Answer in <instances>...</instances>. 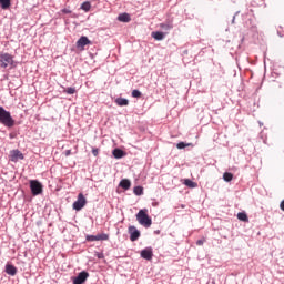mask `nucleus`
Wrapping results in <instances>:
<instances>
[{"mask_svg": "<svg viewBox=\"0 0 284 284\" xmlns=\"http://www.w3.org/2000/svg\"><path fill=\"white\" fill-rule=\"evenodd\" d=\"M87 241L94 242V241H108L110 239V235L105 233H101L98 235H87Z\"/></svg>", "mask_w": 284, "mask_h": 284, "instance_id": "obj_7", "label": "nucleus"}, {"mask_svg": "<svg viewBox=\"0 0 284 284\" xmlns=\"http://www.w3.org/2000/svg\"><path fill=\"white\" fill-rule=\"evenodd\" d=\"M65 92H67V94H74V92H77V89L69 87V88H67Z\"/></svg>", "mask_w": 284, "mask_h": 284, "instance_id": "obj_27", "label": "nucleus"}, {"mask_svg": "<svg viewBox=\"0 0 284 284\" xmlns=\"http://www.w3.org/2000/svg\"><path fill=\"white\" fill-rule=\"evenodd\" d=\"M154 256V253L152 252V247H146L141 251V257L145 261H152V257Z\"/></svg>", "mask_w": 284, "mask_h": 284, "instance_id": "obj_10", "label": "nucleus"}, {"mask_svg": "<svg viewBox=\"0 0 284 284\" xmlns=\"http://www.w3.org/2000/svg\"><path fill=\"white\" fill-rule=\"evenodd\" d=\"M192 143H185V142H180L176 144L178 150H185V148H190Z\"/></svg>", "mask_w": 284, "mask_h": 284, "instance_id": "obj_22", "label": "nucleus"}, {"mask_svg": "<svg viewBox=\"0 0 284 284\" xmlns=\"http://www.w3.org/2000/svg\"><path fill=\"white\" fill-rule=\"evenodd\" d=\"M10 6H12L11 0H0V7L2 8V10H8Z\"/></svg>", "mask_w": 284, "mask_h": 284, "instance_id": "obj_19", "label": "nucleus"}, {"mask_svg": "<svg viewBox=\"0 0 284 284\" xmlns=\"http://www.w3.org/2000/svg\"><path fill=\"white\" fill-rule=\"evenodd\" d=\"M95 256H97L98 258H104L103 253H97Z\"/></svg>", "mask_w": 284, "mask_h": 284, "instance_id": "obj_30", "label": "nucleus"}, {"mask_svg": "<svg viewBox=\"0 0 284 284\" xmlns=\"http://www.w3.org/2000/svg\"><path fill=\"white\" fill-rule=\"evenodd\" d=\"M151 37L153 39H155V41H163V39H165V33L161 32V31H153L151 33Z\"/></svg>", "mask_w": 284, "mask_h": 284, "instance_id": "obj_13", "label": "nucleus"}, {"mask_svg": "<svg viewBox=\"0 0 284 284\" xmlns=\"http://www.w3.org/2000/svg\"><path fill=\"white\" fill-rule=\"evenodd\" d=\"M90 8H92V4H90V2H83L81 4V10H84V12H90Z\"/></svg>", "mask_w": 284, "mask_h": 284, "instance_id": "obj_24", "label": "nucleus"}, {"mask_svg": "<svg viewBox=\"0 0 284 284\" xmlns=\"http://www.w3.org/2000/svg\"><path fill=\"white\" fill-rule=\"evenodd\" d=\"M64 154H65V156H70V154H72V151H71V150H67V151L64 152Z\"/></svg>", "mask_w": 284, "mask_h": 284, "instance_id": "obj_32", "label": "nucleus"}, {"mask_svg": "<svg viewBox=\"0 0 284 284\" xmlns=\"http://www.w3.org/2000/svg\"><path fill=\"white\" fill-rule=\"evenodd\" d=\"M184 184L187 187H196V183H194L192 180H185Z\"/></svg>", "mask_w": 284, "mask_h": 284, "instance_id": "obj_26", "label": "nucleus"}, {"mask_svg": "<svg viewBox=\"0 0 284 284\" xmlns=\"http://www.w3.org/2000/svg\"><path fill=\"white\" fill-rule=\"evenodd\" d=\"M62 12H63L64 14H70V12H72V11H70V9H63Z\"/></svg>", "mask_w": 284, "mask_h": 284, "instance_id": "obj_31", "label": "nucleus"}, {"mask_svg": "<svg viewBox=\"0 0 284 284\" xmlns=\"http://www.w3.org/2000/svg\"><path fill=\"white\" fill-rule=\"evenodd\" d=\"M115 103H116V105H120V108H123L125 105H130V100H128L125 98H116Z\"/></svg>", "mask_w": 284, "mask_h": 284, "instance_id": "obj_15", "label": "nucleus"}, {"mask_svg": "<svg viewBox=\"0 0 284 284\" xmlns=\"http://www.w3.org/2000/svg\"><path fill=\"white\" fill-rule=\"evenodd\" d=\"M6 273L9 274V276H17V266L7 264L6 265Z\"/></svg>", "mask_w": 284, "mask_h": 284, "instance_id": "obj_12", "label": "nucleus"}, {"mask_svg": "<svg viewBox=\"0 0 284 284\" xmlns=\"http://www.w3.org/2000/svg\"><path fill=\"white\" fill-rule=\"evenodd\" d=\"M30 190H31V194H33V196H39V194H43V184H41V182H39L37 180H31L30 181Z\"/></svg>", "mask_w": 284, "mask_h": 284, "instance_id": "obj_4", "label": "nucleus"}, {"mask_svg": "<svg viewBox=\"0 0 284 284\" xmlns=\"http://www.w3.org/2000/svg\"><path fill=\"white\" fill-rule=\"evenodd\" d=\"M234 21H236V16H233L232 23H234Z\"/></svg>", "mask_w": 284, "mask_h": 284, "instance_id": "obj_34", "label": "nucleus"}, {"mask_svg": "<svg viewBox=\"0 0 284 284\" xmlns=\"http://www.w3.org/2000/svg\"><path fill=\"white\" fill-rule=\"evenodd\" d=\"M130 20L129 13H121L118 16V21H121L122 23H130Z\"/></svg>", "mask_w": 284, "mask_h": 284, "instance_id": "obj_17", "label": "nucleus"}, {"mask_svg": "<svg viewBox=\"0 0 284 284\" xmlns=\"http://www.w3.org/2000/svg\"><path fill=\"white\" fill-rule=\"evenodd\" d=\"M85 203H88L85 196L83 195V193H79L78 200L73 203V210L80 212V210H83V207H85Z\"/></svg>", "mask_w": 284, "mask_h": 284, "instance_id": "obj_5", "label": "nucleus"}, {"mask_svg": "<svg viewBox=\"0 0 284 284\" xmlns=\"http://www.w3.org/2000/svg\"><path fill=\"white\" fill-rule=\"evenodd\" d=\"M237 219L239 221H243L244 223H247V221H250L247 217V213H244V212L237 213Z\"/></svg>", "mask_w": 284, "mask_h": 284, "instance_id": "obj_20", "label": "nucleus"}, {"mask_svg": "<svg viewBox=\"0 0 284 284\" xmlns=\"http://www.w3.org/2000/svg\"><path fill=\"white\" fill-rule=\"evenodd\" d=\"M133 194H135V196H143V186H135L133 189Z\"/></svg>", "mask_w": 284, "mask_h": 284, "instance_id": "obj_21", "label": "nucleus"}, {"mask_svg": "<svg viewBox=\"0 0 284 284\" xmlns=\"http://www.w3.org/2000/svg\"><path fill=\"white\" fill-rule=\"evenodd\" d=\"M136 221L140 223V225H143V227H151L152 226V217L148 215V210L142 209L136 214Z\"/></svg>", "mask_w": 284, "mask_h": 284, "instance_id": "obj_3", "label": "nucleus"}, {"mask_svg": "<svg viewBox=\"0 0 284 284\" xmlns=\"http://www.w3.org/2000/svg\"><path fill=\"white\" fill-rule=\"evenodd\" d=\"M280 209L282 210V212H284V200L281 202Z\"/></svg>", "mask_w": 284, "mask_h": 284, "instance_id": "obj_33", "label": "nucleus"}, {"mask_svg": "<svg viewBox=\"0 0 284 284\" xmlns=\"http://www.w3.org/2000/svg\"><path fill=\"white\" fill-rule=\"evenodd\" d=\"M130 241H139L141 239V231L136 226H129Z\"/></svg>", "mask_w": 284, "mask_h": 284, "instance_id": "obj_6", "label": "nucleus"}, {"mask_svg": "<svg viewBox=\"0 0 284 284\" xmlns=\"http://www.w3.org/2000/svg\"><path fill=\"white\" fill-rule=\"evenodd\" d=\"M159 28H161V30H165L168 32V31L172 30V28H174V24L172 23V21L162 22L159 24Z\"/></svg>", "mask_w": 284, "mask_h": 284, "instance_id": "obj_14", "label": "nucleus"}, {"mask_svg": "<svg viewBox=\"0 0 284 284\" xmlns=\"http://www.w3.org/2000/svg\"><path fill=\"white\" fill-rule=\"evenodd\" d=\"M93 156H99V149H92Z\"/></svg>", "mask_w": 284, "mask_h": 284, "instance_id": "obj_28", "label": "nucleus"}, {"mask_svg": "<svg viewBox=\"0 0 284 284\" xmlns=\"http://www.w3.org/2000/svg\"><path fill=\"white\" fill-rule=\"evenodd\" d=\"M90 274L85 271H82L78 274L77 277L73 278V284H83L85 281H88V277Z\"/></svg>", "mask_w": 284, "mask_h": 284, "instance_id": "obj_8", "label": "nucleus"}, {"mask_svg": "<svg viewBox=\"0 0 284 284\" xmlns=\"http://www.w3.org/2000/svg\"><path fill=\"white\" fill-rule=\"evenodd\" d=\"M203 243H205V239H202V240H197V241H196V245H203Z\"/></svg>", "mask_w": 284, "mask_h": 284, "instance_id": "obj_29", "label": "nucleus"}, {"mask_svg": "<svg viewBox=\"0 0 284 284\" xmlns=\"http://www.w3.org/2000/svg\"><path fill=\"white\" fill-rule=\"evenodd\" d=\"M223 179H224V181H226V183H230V181H232V179H234V175L230 172H225L223 174Z\"/></svg>", "mask_w": 284, "mask_h": 284, "instance_id": "obj_23", "label": "nucleus"}, {"mask_svg": "<svg viewBox=\"0 0 284 284\" xmlns=\"http://www.w3.org/2000/svg\"><path fill=\"white\" fill-rule=\"evenodd\" d=\"M0 123L4 128H14V118L10 111H7L3 106L0 105Z\"/></svg>", "mask_w": 284, "mask_h": 284, "instance_id": "obj_1", "label": "nucleus"}, {"mask_svg": "<svg viewBox=\"0 0 284 284\" xmlns=\"http://www.w3.org/2000/svg\"><path fill=\"white\" fill-rule=\"evenodd\" d=\"M112 154H113L114 159H123L125 156V152H123V150H121V149H114L112 151Z\"/></svg>", "mask_w": 284, "mask_h": 284, "instance_id": "obj_18", "label": "nucleus"}, {"mask_svg": "<svg viewBox=\"0 0 284 284\" xmlns=\"http://www.w3.org/2000/svg\"><path fill=\"white\" fill-rule=\"evenodd\" d=\"M24 156L23 153H21V151L19 150H12L10 153V161H12V163H17V161H23Z\"/></svg>", "mask_w": 284, "mask_h": 284, "instance_id": "obj_9", "label": "nucleus"}, {"mask_svg": "<svg viewBox=\"0 0 284 284\" xmlns=\"http://www.w3.org/2000/svg\"><path fill=\"white\" fill-rule=\"evenodd\" d=\"M120 187H122V190H130V187H132V182L128 179H123L120 181Z\"/></svg>", "mask_w": 284, "mask_h": 284, "instance_id": "obj_16", "label": "nucleus"}, {"mask_svg": "<svg viewBox=\"0 0 284 284\" xmlns=\"http://www.w3.org/2000/svg\"><path fill=\"white\" fill-rule=\"evenodd\" d=\"M0 68H14V57L8 52L0 51Z\"/></svg>", "mask_w": 284, "mask_h": 284, "instance_id": "obj_2", "label": "nucleus"}, {"mask_svg": "<svg viewBox=\"0 0 284 284\" xmlns=\"http://www.w3.org/2000/svg\"><path fill=\"white\" fill-rule=\"evenodd\" d=\"M92 41L88 39V37L82 36L78 41H77V48H85V45H90Z\"/></svg>", "mask_w": 284, "mask_h": 284, "instance_id": "obj_11", "label": "nucleus"}, {"mask_svg": "<svg viewBox=\"0 0 284 284\" xmlns=\"http://www.w3.org/2000/svg\"><path fill=\"white\" fill-rule=\"evenodd\" d=\"M131 95L133 97V99H141V91L134 89Z\"/></svg>", "mask_w": 284, "mask_h": 284, "instance_id": "obj_25", "label": "nucleus"}]
</instances>
